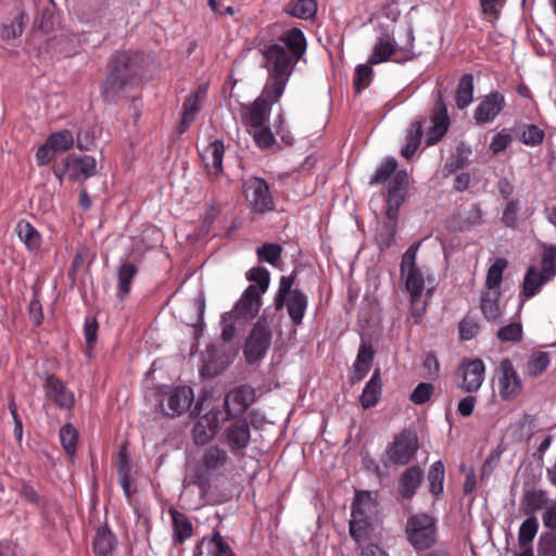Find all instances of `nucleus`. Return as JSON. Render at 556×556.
I'll return each mask as SVG.
<instances>
[{
    "label": "nucleus",
    "mask_w": 556,
    "mask_h": 556,
    "mask_svg": "<svg viewBox=\"0 0 556 556\" xmlns=\"http://www.w3.org/2000/svg\"><path fill=\"white\" fill-rule=\"evenodd\" d=\"M400 16L397 4L390 3L383 7L377 16V41L369 55L370 64H379L387 61L397 63L412 60L415 55L414 33L408 22L396 24Z\"/></svg>",
    "instance_id": "obj_2"
},
{
    "label": "nucleus",
    "mask_w": 556,
    "mask_h": 556,
    "mask_svg": "<svg viewBox=\"0 0 556 556\" xmlns=\"http://www.w3.org/2000/svg\"><path fill=\"white\" fill-rule=\"evenodd\" d=\"M76 147L81 151L91 149L94 142V137L88 130H80L75 138Z\"/></svg>",
    "instance_id": "obj_62"
},
{
    "label": "nucleus",
    "mask_w": 556,
    "mask_h": 556,
    "mask_svg": "<svg viewBox=\"0 0 556 556\" xmlns=\"http://www.w3.org/2000/svg\"><path fill=\"white\" fill-rule=\"evenodd\" d=\"M418 450V441L414 433L403 432L392 442L387 451L388 458L393 464L409 463Z\"/></svg>",
    "instance_id": "obj_16"
},
{
    "label": "nucleus",
    "mask_w": 556,
    "mask_h": 556,
    "mask_svg": "<svg viewBox=\"0 0 556 556\" xmlns=\"http://www.w3.org/2000/svg\"><path fill=\"white\" fill-rule=\"evenodd\" d=\"M128 58L122 54L116 58L115 65L102 86V94L108 101L116 100L131 80V72L127 66Z\"/></svg>",
    "instance_id": "obj_9"
},
{
    "label": "nucleus",
    "mask_w": 556,
    "mask_h": 556,
    "mask_svg": "<svg viewBox=\"0 0 556 556\" xmlns=\"http://www.w3.org/2000/svg\"><path fill=\"white\" fill-rule=\"evenodd\" d=\"M276 132L280 136L281 140L287 144L291 146L293 143V137L291 134L285 128V116L283 114H279L274 125Z\"/></svg>",
    "instance_id": "obj_63"
},
{
    "label": "nucleus",
    "mask_w": 556,
    "mask_h": 556,
    "mask_svg": "<svg viewBox=\"0 0 556 556\" xmlns=\"http://www.w3.org/2000/svg\"><path fill=\"white\" fill-rule=\"evenodd\" d=\"M317 4L315 0H296L289 3L287 12L299 18H309L315 15Z\"/></svg>",
    "instance_id": "obj_41"
},
{
    "label": "nucleus",
    "mask_w": 556,
    "mask_h": 556,
    "mask_svg": "<svg viewBox=\"0 0 556 556\" xmlns=\"http://www.w3.org/2000/svg\"><path fill=\"white\" fill-rule=\"evenodd\" d=\"M247 279L252 282L248 288H254V293L263 295L269 287L270 275L264 267H253L247 273Z\"/></svg>",
    "instance_id": "obj_33"
},
{
    "label": "nucleus",
    "mask_w": 556,
    "mask_h": 556,
    "mask_svg": "<svg viewBox=\"0 0 556 556\" xmlns=\"http://www.w3.org/2000/svg\"><path fill=\"white\" fill-rule=\"evenodd\" d=\"M137 274V268L130 263H124L118 269V296L124 299L130 291V282Z\"/></svg>",
    "instance_id": "obj_42"
},
{
    "label": "nucleus",
    "mask_w": 556,
    "mask_h": 556,
    "mask_svg": "<svg viewBox=\"0 0 556 556\" xmlns=\"http://www.w3.org/2000/svg\"><path fill=\"white\" fill-rule=\"evenodd\" d=\"M27 24V18L25 12L17 8L8 17L2 22L0 26V37L2 40L10 41L20 37Z\"/></svg>",
    "instance_id": "obj_23"
},
{
    "label": "nucleus",
    "mask_w": 556,
    "mask_h": 556,
    "mask_svg": "<svg viewBox=\"0 0 556 556\" xmlns=\"http://www.w3.org/2000/svg\"><path fill=\"white\" fill-rule=\"evenodd\" d=\"M551 501L543 491L532 490L525 494L521 505L527 514H533L536 510H544Z\"/></svg>",
    "instance_id": "obj_34"
},
{
    "label": "nucleus",
    "mask_w": 556,
    "mask_h": 556,
    "mask_svg": "<svg viewBox=\"0 0 556 556\" xmlns=\"http://www.w3.org/2000/svg\"><path fill=\"white\" fill-rule=\"evenodd\" d=\"M174 531L177 534L179 541H184L191 536L192 528L191 523L181 515L174 514Z\"/></svg>",
    "instance_id": "obj_56"
},
{
    "label": "nucleus",
    "mask_w": 556,
    "mask_h": 556,
    "mask_svg": "<svg viewBox=\"0 0 556 556\" xmlns=\"http://www.w3.org/2000/svg\"><path fill=\"white\" fill-rule=\"evenodd\" d=\"M450 127V117L447 109L443 102H438L431 116L430 126L425 132V142L427 146H433L440 141Z\"/></svg>",
    "instance_id": "obj_20"
},
{
    "label": "nucleus",
    "mask_w": 556,
    "mask_h": 556,
    "mask_svg": "<svg viewBox=\"0 0 556 556\" xmlns=\"http://www.w3.org/2000/svg\"><path fill=\"white\" fill-rule=\"evenodd\" d=\"M409 177L406 170H397L390 182L388 190L387 216L393 223L392 229L394 228V223L399 216V208L406 198Z\"/></svg>",
    "instance_id": "obj_15"
},
{
    "label": "nucleus",
    "mask_w": 556,
    "mask_h": 556,
    "mask_svg": "<svg viewBox=\"0 0 556 556\" xmlns=\"http://www.w3.org/2000/svg\"><path fill=\"white\" fill-rule=\"evenodd\" d=\"M551 364L549 354L542 351L533 352L528 359L526 372L530 377H539Z\"/></svg>",
    "instance_id": "obj_38"
},
{
    "label": "nucleus",
    "mask_w": 556,
    "mask_h": 556,
    "mask_svg": "<svg viewBox=\"0 0 556 556\" xmlns=\"http://www.w3.org/2000/svg\"><path fill=\"white\" fill-rule=\"evenodd\" d=\"M74 143L75 137L67 129L51 134L36 152L37 164L40 166L47 165L53 160L55 153L71 149Z\"/></svg>",
    "instance_id": "obj_12"
},
{
    "label": "nucleus",
    "mask_w": 556,
    "mask_h": 556,
    "mask_svg": "<svg viewBox=\"0 0 556 556\" xmlns=\"http://www.w3.org/2000/svg\"><path fill=\"white\" fill-rule=\"evenodd\" d=\"M271 332L268 324L260 319L254 326L252 333L247 342L244 354L249 363L262 358L269 348Z\"/></svg>",
    "instance_id": "obj_14"
},
{
    "label": "nucleus",
    "mask_w": 556,
    "mask_h": 556,
    "mask_svg": "<svg viewBox=\"0 0 556 556\" xmlns=\"http://www.w3.org/2000/svg\"><path fill=\"white\" fill-rule=\"evenodd\" d=\"M237 318H226V313L222 316V337L224 341H230L236 332V326L242 325Z\"/></svg>",
    "instance_id": "obj_60"
},
{
    "label": "nucleus",
    "mask_w": 556,
    "mask_h": 556,
    "mask_svg": "<svg viewBox=\"0 0 556 556\" xmlns=\"http://www.w3.org/2000/svg\"><path fill=\"white\" fill-rule=\"evenodd\" d=\"M243 192L253 212L265 213L274 210V200L264 179L258 177L248 179L243 185Z\"/></svg>",
    "instance_id": "obj_10"
},
{
    "label": "nucleus",
    "mask_w": 556,
    "mask_h": 556,
    "mask_svg": "<svg viewBox=\"0 0 556 556\" xmlns=\"http://www.w3.org/2000/svg\"><path fill=\"white\" fill-rule=\"evenodd\" d=\"M227 454L219 447H211L203 454V465L206 469H217L225 465Z\"/></svg>",
    "instance_id": "obj_49"
},
{
    "label": "nucleus",
    "mask_w": 556,
    "mask_h": 556,
    "mask_svg": "<svg viewBox=\"0 0 556 556\" xmlns=\"http://www.w3.org/2000/svg\"><path fill=\"white\" fill-rule=\"evenodd\" d=\"M215 548V556H236L231 547L218 532H214L208 541Z\"/></svg>",
    "instance_id": "obj_57"
},
{
    "label": "nucleus",
    "mask_w": 556,
    "mask_h": 556,
    "mask_svg": "<svg viewBox=\"0 0 556 556\" xmlns=\"http://www.w3.org/2000/svg\"><path fill=\"white\" fill-rule=\"evenodd\" d=\"M226 419V414L217 407H212L199 418L192 429L194 443L204 445L208 443L217 433L222 422Z\"/></svg>",
    "instance_id": "obj_13"
},
{
    "label": "nucleus",
    "mask_w": 556,
    "mask_h": 556,
    "mask_svg": "<svg viewBox=\"0 0 556 556\" xmlns=\"http://www.w3.org/2000/svg\"><path fill=\"white\" fill-rule=\"evenodd\" d=\"M539 530V521L534 516L528 517L518 531V543L520 547H532L531 543Z\"/></svg>",
    "instance_id": "obj_40"
},
{
    "label": "nucleus",
    "mask_w": 556,
    "mask_h": 556,
    "mask_svg": "<svg viewBox=\"0 0 556 556\" xmlns=\"http://www.w3.org/2000/svg\"><path fill=\"white\" fill-rule=\"evenodd\" d=\"M200 155L211 179H217L223 173L224 144L220 140H214L202 149Z\"/></svg>",
    "instance_id": "obj_21"
},
{
    "label": "nucleus",
    "mask_w": 556,
    "mask_h": 556,
    "mask_svg": "<svg viewBox=\"0 0 556 556\" xmlns=\"http://www.w3.org/2000/svg\"><path fill=\"white\" fill-rule=\"evenodd\" d=\"M65 170H56L55 175L60 180L64 176L75 181H84L97 173V161L93 156L83 155L78 156L75 154L67 155L63 161Z\"/></svg>",
    "instance_id": "obj_11"
},
{
    "label": "nucleus",
    "mask_w": 556,
    "mask_h": 556,
    "mask_svg": "<svg viewBox=\"0 0 556 556\" xmlns=\"http://www.w3.org/2000/svg\"><path fill=\"white\" fill-rule=\"evenodd\" d=\"M556 275V247L544 244L541 268L530 266L525 275L522 292L526 298L534 296Z\"/></svg>",
    "instance_id": "obj_5"
},
{
    "label": "nucleus",
    "mask_w": 556,
    "mask_h": 556,
    "mask_svg": "<svg viewBox=\"0 0 556 556\" xmlns=\"http://www.w3.org/2000/svg\"><path fill=\"white\" fill-rule=\"evenodd\" d=\"M115 543V536L110 529L106 527L98 529L93 540V547L97 554L103 556L110 554L113 551Z\"/></svg>",
    "instance_id": "obj_36"
},
{
    "label": "nucleus",
    "mask_w": 556,
    "mask_h": 556,
    "mask_svg": "<svg viewBox=\"0 0 556 556\" xmlns=\"http://www.w3.org/2000/svg\"><path fill=\"white\" fill-rule=\"evenodd\" d=\"M424 478V472L416 466L409 467L400 481L399 491L405 497H412Z\"/></svg>",
    "instance_id": "obj_29"
},
{
    "label": "nucleus",
    "mask_w": 556,
    "mask_h": 556,
    "mask_svg": "<svg viewBox=\"0 0 556 556\" xmlns=\"http://www.w3.org/2000/svg\"><path fill=\"white\" fill-rule=\"evenodd\" d=\"M485 366L481 359H466L458 368L460 388L466 392H475L484 381Z\"/></svg>",
    "instance_id": "obj_18"
},
{
    "label": "nucleus",
    "mask_w": 556,
    "mask_h": 556,
    "mask_svg": "<svg viewBox=\"0 0 556 556\" xmlns=\"http://www.w3.org/2000/svg\"><path fill=\"white\" fill-rule=\"evenodd\" d=\"M408 542L419 551L427 549L435 543V521L427 514L412 516L405 528Z\"/></svg>",
    "instance_id": "obj_7"
},
{
    "label": "nucleus",
    "mask_w": 556,
    "mask_h": 556,
    "mask_svg": "<svg viewBox=\"0 0 556 556\" xmlns=\"http://www.w3.org/2000/svg\"><path fill=\"white\" fill-rule=\"evenodd\" d=\"M282 248L276 243H265L257 248V256L261 261L269 263L275 267L280 266Z\"/></svg>",
    "instance_id": "obj_45"
},
{
    "label": "nucleus",
    "mask_w": 556,
    "mask_h": 556,
    "mask_svg": "<svg viewBox=\"0 0 556 556\" xmlns=\"http://www.w3.org/2000/svg\"><path fill=\"white\" fill-rule=\"evenodd\" d=\"M433 386L431 383L421 382L412 392L409 399L416 405H421L430 400L433 394Z\"/></svg>",
    "instance_id": "obj_53"
},
{
    "label": "nucleus",
    "mask_w": 556,
    "mask_h": 556,
    "mask_svg": "<svg viewBox=\"0 0 556 556\" xmlns=\"http://www.w3.org/2000/svg\"><path fill=\"white\" fill-rule=\"evenodd\" d=\"M505 106V97L498 91H491L480 101L475 110L473 118L483 125L493 122Z\"/></svg>",
    "instance_id": "obj_19"
},
{
    "label": "nucleus",
    "mask_w": 556,
    "mask_h": 556,
    "mask_svg": "<svg viewBox=\"0 0 556 556\" xmlns=\"http://www.w3.org/2000/svg\"><path fill=\"white\" fill-rule=\"evenodd\" d=\"M545 132L539 126L528 125L523 128L520 140L522 143L529 147H536L544 140Z\"/></svg>",
    "instance_id": "obj_50"
},
{
    "label": "nucleus",
    "mask_w": 556,
    "mask_h": 556,
    "mask_svg": "<svg viewBox=\"0 0 556 556\" xmlns=\"http://www.w3.org/2000/svg\"><path fill=\"white\" fill-rule=\"evenodd\" d=\"M371 64H359L354 74V87L356 92H361L363 89L367 88L372 78V68Z\"/></svg>",
    "instance_id": "obj_51"
},
{
    "label": "nucleus",
    "mask_w": 556,
    "mask_h": 556,
    "mask_svg": "<svg viewBox=\"0 0 556 556\" xmlns=\"http://www.w3.org/2000/svg\"><path fill=\"white\" fill-rule=\"evenodd\" d=\"M428 480L430 484V491L434 495H439L443 491L444 482V465L441 460L434 462L429 470Z\"/></svg>",
    "instance_id": "obj_46"
},
{
    "label": "nucleus",
    "mask_w": 556,
    "mask_h": 556,
    "mask_svg": "<svg viewBox=\"0 0 556 556\" xmlns=\"http://www.w3.org/2000/svg\"><path fill=\"white\" fill-rule=\"evenodd\" d=\"M77 439L78 432L71 424H66L61 428L60 440L70 456H73L76 452Z\"/></svg>",
    "instance_id": "obj_47"
},
{
    "label": "nucleus",
    "mask_w": 556,
    "mask_h": 556,
    "mask_svg": "<svg viewBox=\"0 0 556 556\" xmlns=\"http://www.w3.org/2000/svg\"><path fill=\"white\" fill-rule=\"evenodd\" d=\"M374 359V351L369 344L363 343L359 346L356 359L353 364V371L350 377L352 383L359 382L370 370Z\"/></svg>",
    "instance_id": "obj_26"
},
{
    "label": "nucleus",
    "mask_w": 556,
    "mask_h": 556,
    "mask_svg": "<svg viewBox=\"0 0 556 556\" xmlns=\"http://www.w3.org/2000/svg\"><path fill=\"white\" fill-rule=\"evenodd\" d=\"M17 233L25 245L35 251L41 244V237L37 229L28 222L22 220L17 224Z\"/></svg>",
    "instance_id": "obj_35"
},
{
    "label": "nucleus",
    "mask_w": 556,
    "mask_h": 556,
    "mask_svg": "<svg viewBox=\"0 0 556 556\" xmlns=\"http://www.w3.org/2000/svg\"><path fill=\"white\" fill-rule=\"evenodd\" d=\"M397 167V162L394 157H387L383 162L379 164V166L376 168L374 175L370 178V184L378 185L386 182L391 174L394 173V175L397 173L395 172Z\"/></svg>",
    "instance_id": "obj_44"
},
{
    "label": "nucleus",
    "mask_w": 556,
    "mask_h": 556,
    "mask_svg": "<svg viewBox=\"0 0 556 556\" xmlns=\"http://www.w3.org/2000/svg\"><path fill=\"white\" fill-rule=\"evenodd\" d=\"M479 332V325L477 321L465 318L459 324V336L462 340H471Z\"/></svg>",
    "instance_id": "obj_59"
},
{
    "label": "nucleus",
    "mask_w": 556,
    "mask_h": 556,
    "mask_svg": "<svg viewBox=\"0 0 556 556\" xmlns=\"http://www.w3.org/2000/svg\"><path fill=\"white\" fill-rule=\"evenodd\" d=\"M293 282L294 277L292 275L281 277L278 292L275 298L277 308H281L285 305L287 298L290 296V292L293 291L291 290Z\"/></svg>",
    "instance_id": "obj_52"
},
{
    "label": "nucleus",
    "mask_w": 556,
    "mask_h": 556,
    "mask_svg": "<svg viewBox=\"0 0 556 556\" xmlns=\"http://www.w3.org/2000/svg\"><path fill=\"white\" fill-rule=\"evenodd\" d=\"M194 400L192 388L188 386H164L159 391V406L168 417L186 413Z\"/></svg>",
    "instance_id": "obj_6"
},
{
    "label": "nucleus",
    "mask_w": 556,
    "mask_h": 556,
    "mask_svg": "<svg viewBox=\"0 0 556 556\" xmlns=\"http://www.w3.org/2000/svg\"><path fill=\"white\" fill-rule=\"evenodd\" d=\"M418 248V244L410 245L403 254L401 262V280L412 303L421 299L426 282L432 281L430 274L421 270L416 264Z\"/></svg>",
    "instance_id": "obj_4"
},
{
    "label": "nucleus",
    "mask_w": 556,
    "mask_h": 556,
    "mask_svg": "<svg viewBox=\"0 0 556 556\" xmlns=\"http://www.w3.org/2000/svg\"><path fill=\"white\" fill-rule=\"evenodd\" d=\"M539 556H556V533L540 536L538 543Z\"/></svg>",
    "instance_id": "obj_55"
},
{
    "label": "nucleus",
    "mask_w": 556,
    "mask_h": 556,
    "mask_svg": "<svg viewBox=\"0 0 556 556\" xmlns=\"http://www.w3.org/2000/svg\"><path fill=\"white\" fill-rule=\"evenodd\" d=\"M501 291L485 290L481 296V311L485 318L495 320L503 314L500 305Z\"/></svg>",
    "instance_id": "obj_30"
},
{
    "label": "nucleus",
    "mask_w": 556,
    "mask_h": 556,
    "mask_svg": "<svg viewBox=\"0 0 556 556\" xmlns=\"http://www.w3.org/2000/svg\"><path fill=\"white\" fill-rule=\"evenodd\" d=\"M476 402V397L472 395L462 399L457 405V412L464 417L470 416L475 409Z\"/></svg>",
    "instance_id": "obj_64"
},
{
    "label": "nucleus",
    "mask_w": 556,
    "mask_h": 556,
    "mask_svg": "<svg viewBox=\"0 0 556 556\" xmlns=\"http://www.w3.org/2000/svg\"><path fill=\"white\" fill-rule=\"evenodd\" d=\"M288 313L294 325H300L303 320L307 306L306 296L299 290L290 292V296L286 300Z\"/></svg>",
    "instance_id": "obj_28"
},
{
    "label": "nucleus",
    "mask_w": 556,
    "mask_h": 556,
    "mask_svg": "<svg viewBox=\"0 0 556 556\" xmlns=\"http://www.w3.org/2000/svg\"><path fill=\"white\" fill-rule=\"evenodd\" d=\"M206 92V85H201L198 87L193 94L186 99L184 103L181 131L189 127V125L194 121L195 115L200 111V104L204 100Z\"/></svg>",
    "instance_id": "obj_27"
},
{
    "label": "nucleus",
    "mask_w": 556,
    "mask_h": 556,
    "mask_svg": "<svg viewBox=\"0 0 556 556\" xmlns=\"http://www.w3.org/2000/svg\"><path fill=\"white\" fill-rule=\"evenodd\" d=\"M422 134L424 130L421 122L416 121L412 123L405 137V146L402 148L401 151L404 157L409 159L416 153L421 142Z\"/></svg>",
    "instance_id": "obj_32"
},
{
    "label": "nucleus",
    "mask_w": 556,
    "mask_h": 556,
    "mask_svg": "<svg viewBox=\"0 0 556 556\" xmlns=\"http://www.w3.org/2000/svg\"><path fill=\"white\" fill-rule=\"evenodd\" d=\"M46 393L56 405L71 408L74 405V393L58 379L49 377L46 382Z\"/></svg>",
    "instance_id": "obj_25"
},
{
    "label": "nucleus",
    "mask_w": 556,
    "mask_h": 556,
    "mask_svg": "<svg viewBox=\"0 0 556 556\" xmlns=\"http://www.w3.org/2000/svg\"><path fill=\"white\" fill-rule=\"evenodd\" d=\"M496 388L500 397L506 402L515 401L522 393L523 384L521 377L508 358L500 363Z\"/></svg>",
    "instance_id": "obj_8"
},
{
    "label": "nucleus",
    "mask_w": 556,
    "mask_h": 556,
    "mask_svg": "<svg viewBox=\"0 0 556 556\" xmlns=\"http://www.w3.org/2000/svg\"><path fill=\"white\" fill-rule=\"evenodd\" d=\"M513 135L508 129L497 131L490 141L489 149L493 155H497L505 151L513 142Z\"/></svg>",
    "instance_id": "obj_48"
},
{
    "label": "nucleus",
    "mask_w": 556,
    "mask_h": 556,
    "mask_svg": "<svg viewBox=\"0 0 556 556\" xmlns=\"http://www.w3.org/2000/svg\"><path fill=\"white\" fill-rule=\"evenodd\" d=\"M225 441L231 450L244 448L250 442V428L245 420L233 421L225 431Z\"/></svg>",
    "instance_id": "obj_24"
},
{
    "label": "nucleus",
    "mask_w": 556,
    "mask_h": 556,
    "mask_svg": "<svg viewBox=\"0 0 556 556\" xmlns=\"http://www.w3.org/2000/svg\"><path fill=\"white\" fill-rule=\"evenodd\" d=\"M305 48L303 33L293 28L281 35L278 42L262 50L269 77L261 96L241 110V121L248 131L268 123L271 104L282 96L293 66L305 52Z\"/></svg>",
    "instance_id": "obj_1"
},
{
    "label": "nucleus",
    "mask_w": 556,
    "mask_h": 556,
    "mask_svg": "<svg viewBox=\"0 0 556 556\" xmlns=\"http://www.w3.org/2000/svg\"><path fill=\"white\" fill-rule=\"evenodd\" d=\"M473 99V77L469 74L464 75L457 86L456 103L462 110L467 108Z\"/></svg>",
    "instance_id": "obj_37"
},
{
    "label": "nucleus",
    "mask_w": 556,
    "mask_h": 556,
    "mask_svg": "<svg viewBox=\"0 0 556 556\" xmlns=\"http://www.w3.org/2000/svg\"><path fill=\"white\" fill-rule=\"evenodd\" d=\"M248 132L253 137L255 144L260 149H263V150L270 149L276 143L275 136H274L270 127L267 124H265L261 127L251 129Z\"/></svg>",
    "instance_id": "obj_43"
},
{
    "label": "nucleus",
    "mask_w": 556,
    "mask_h": 556,
    "mask_svg": "<svg viewBox=\"0 0 556 556\" xmlns=\"http://www.w3.org/2000/svg\"><path fill=\"white\" fill-rule=\"evenodd\" d=\"M254 390L250 387H240L229 392L224 401L226 417L232 413L244 410L254 402Z\"/></svg>",
    "instance_id": "obj_22"
},
{
    "label": "nucleus",
    "mask_w": 556,
    "mask_h": 556,
    "mask_svg": "<svg viewBox=\"0 0 556 556\" xmlns=\"http://www.w3.org/2000/svg\"><path fill=\"white\" fill-rule=\"evenodd\" d=\"M381 387L380 374L376 370L359 397L361 404L364 408H369L378 403L381 395Z\"/></svg>",
    "instance_id": "obj_31"
},
{
    "label": "nucleus",
    "mask_w": 556,
    "mask_h": 556,
    "mask_svg": "<svg viewBox=\"0 0 556 556\" xmlns=\"http://www.w3.org/2000/svg\"><path fill=\"white\" fill-rule=\"evenodd\" d=\"M262 305V295L254 293V288H247L235 307L226 313V318H237L238 321L247 323L253 319Z\"/></svg>",
    "instance_id": "obj_17"
},
{
    "label": "nucleus",
    "mask_w": 556,
    "mask_h": 556,
    "mask_svg": "<svg viewBox=\"0 0 556 556\" xmlns=\"http://www.w3.org/2000/svg\"><path fill=\"white\" fill-rule=\"evenodd\" d=\"M377 515V504L370 492L361 491L355 495L350 520V534L358 543L370 538L374 520Z\"/></svg>",
    "instance_id": "obj_3"
},
{
    "label": "nucleus",
    "mask_w": 556,
    "mask_h": 556,
    "mask_svg": "<svg viewBox=\"0 0 556 556\" xmlns=\"http://www.w3.org/2000/svg\"><path fill=\"white\" fill-rule=\"evenodd\" d=\"M497 337L505 342L519 341L522 338V327L517 323L509 324L498 330Z\"/></svg>",
    "instance_id": "obj_54"
},
{
    "label": "nucleus",
    "mask_w": 556,
    "mask_h": 556,
    "mask_svg": "<svg viewBox=\"0 0 556 556\" xmlns=\"http://www.w3.org/2000/svg\"><path fill=\"white\" fill-rule=\"evenodd\" d=\"M543 525L546 528L556 529V500L547 503L542 516Z\"/></svg>",
    "instance_id": "obj_61"
},
{
    "label": "nucleus",
    "mask_w": 556,
    "mask_h": 556,
    "mask_svg": "<svg viewBox=\"0 0 556 556\" xmlns=\"http://www.w3.org/2000/svg\"><path fill=\"white\" fill-rule=\"evenodd\" d=\"M98 324L94 318L87 317L85 320L84 334L89 351L92 350L97 341Z\"/></svg>",
    "instance_id": "obj_58"
},
{
    "label": "nucleus",
    "mask_w": 556,
    "mask_h": 556,
    "mask_svg": "<svg viewBox=\"0 0 556 556\" xmlns=\"http://www.w3.org/2000/svg\"><path fill=\"white\" fill-rule=\"evenodd\" d=\"M506 267L507 261L505 258L500 257L495 260L486 274L485 290L500 291V287L503 280V273Z\"/></svg>",
    "instance_id": "obj_39"
}]
</instances>
